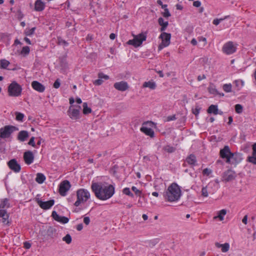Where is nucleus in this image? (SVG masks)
Returning <instances> with one entry per match:
<instances>
[{
	"mask_svg": "<svg viewBox=\"0 0 256 256\" xmlns=\"http://www.w3.org/2000/svg\"><path fill=\"white\" fill-rule=\"evenodd\" d=\"M0 218H2V222L4 224L9 225L10 222L8 220L9 214H7V211L6 210H0Z\"/></svg>",
	"mask_w": 256,
	"mask_h": 256,
	"instance_id": "20",
	"label": "nucleus"
},
{
	"mask_svg": "<svg viewBox=\"0 0 256 256\" xmlns=\"http://www.w3.org/2000/svg\"><path fill=\"white\" fill-rule=\"evenodd\" d=\"M116 34L114 33H112L110 35V38L111 40H114L116 38Z\"/></svg>",
	"mask_w": 256,
	"mask_h": 256,
	"instance_id": "64",
	"label": "nucleus"
},
{
	"mask_svg": "<svg viewBox=\"0 0 256 256\" xmlns=\"http://www.w3.org/2000/svg\"><path fill=\"white\" fill-rule=\"evenodd\" d=\"M46 180V176L42 173H38L36 178V181L38 184H42Z\"/></svg>",
	"mask_w": 256,
	"mask_h": 256,
	"instance_id": "29",
	"label": "nucleus"
},
{
	"mask_svg": "<svg viewBox=\"0 0 256 256\" xmlns=\"http://www.w3.org/2000/svg\"><path fill=\"white\" fill-rule=\"evenodd\" d=\"M39 196V194L36 196V197L35 198V200L40 206V207L42 209L45 210H48L54 206V200H50L46 202H42L40 199V198H38Z\"/></svg>",
	"mask_w": 256,
	"mask_h": 256,
	"instance_id": "9",
	"label": "nucleus"
},
{
	"mask_svg": "<svg viewBox=\"0 0 256 256\" xmlns=\"http://www.w3.org/2000/svg\"><path fill=\"white\" fill-rule=\"evenodd\" d=\"M45 7V4L41 0H36L34 4V10L37 12L43 10Z\"/></svg>",
	"mask_w": 256,
	"mask_h": 256,
	"instance_id": "23",
	"label": "nucleus"
},
{
	"mask_svg": "<svg viewBox=\"0 0 256 256\" xmlns=\"http://www.w3.org/2000/svg\"><path fill=\"white\" fill-rule=\"evenodd\" d=\"M160 38L162 39V42L158 47V50L159 51L161 50L164 48L168 46L170 44L171 34L169 33L162 32L160 34Z\"/></svg>",
	"mask_w": 256,
	"mask_h": 256,
	"instance_id": "8",
	"label": "nucleus"
},
{
	"mask_svg": "<svg viewBox=\"0 0 256 256\" xmlns=\"http://www.w3.org/2000/svg\"><path fill=\"white\" fill-rule=\"evenodd\" d=\"M191 44L193 46H196L197 44V41L195 38H192L191 40Z\"/></svg>",
	"mask_w": 256,
	"mask_h": 256,
	"instance_id": "63",
	"label": "nucleus"
},
{
	"mask_svg": "<svg viewBox=\"0 0 256 256\" xmlns=\"http://www.w3.org/2000/svg\"><path fill=\"white\" fill-rule=\"evenodd\" d=\"M202 195L204 197H207L208 196V194L206 186L203 187L202 190Z\"/></svg>",
	"mask_w": 256,
	"mask_h": 256,
	"instance_id": "46",
	"label": "nucleus"
},
{
	"mask_svg": "<svg viewBox=\"0 0 256 256\" xmlns=\"http://www.w3.org/2000/svg\"><path fill=\"white\" fill-rule=\"evenodd\" d=\"M220 154L222 158L226 159V162L228 164H232V160H236L237 158H240V156L237 154H234L230 152V148L228 146H225L222 149H221L220 152Z\"/></svg>",
	"mask_w": 256,
	"mask_h": 256,
	"instance_id": "3",
	"label": "nucleus"
},
{
	"mask_svg": "<svg viewBox=\"0 0 256 256\" xmlns=\"http://www.w3.org/2000/svg\"><path fill=\"white\" fill-rule=\"evenodd\" d=\"M62 240L65 242L67 244H70L72 242V237L70 234H67L65 236L62 238Z\"/></svg>",
	"mask_w": 256,
	"mask_h": 256,
	"instance_id": "38",
	"label": "nucleus"
},
{
	"mask_svg": "<svg viewBox=\"0 0 256 256\" xmlns=\"http://www.w3.org/2000/svg\"><path fill=\"white\" fill-rule=\"evenodd\" d=\"M16 120L20 122H22L24 118V114L19 112H16Z\"/></svg>",
	"mask_w": 256,
	"mask_h": 256,
	"instance_id": "37",
	"label": "nucleus"
},
{
	"mask_svg": "<svg viewBox=\"0 0 256 256\" xmlns=\"http://www.w3.org/2000/svg\"><path fill=\"white\" fill-rule=\"evenodd\" d=\"M235 110L236 112L238 114H241L243 110V107L240 104H236L235 106Z\"/></svg>",
	"mask_w": 256,
	"mask_h": 256,
	"instance_id": "40",
	"label": "nucleus"
},
{
	"mask_svg": "<svg viewBox=\"0 0 256 256\" xmlns=\"http://www.w3.org/2000/svg\"><path fill=\"white\" fill-rule=\"evenodd\" d=\"M77 200L74 202L76 206H78L80 204L84 203L90 198V192L86 189L80 188L76 192Z\"/></svg>",
	"mask_w": 256,
	"mask_h": 256,
	"instance_id": "4",
	"label": "nucleus"
},
{
	"mask_svg": "<svg viewBox=\"0 0 256 256\" xmlns=\"http://www.w3.org/2000/svg\"><path fill=\"white\" fill-rule=\"evenodd\" d=\"M34 155L32 152L28 150L24 154V162L27 164H32L34 160Z\"/></svg>",
	"mask_w": 256,
	"mask_h": 256,
	"instance_id": "17",
	"label": "nucleus"
},
{
	"mask_svg": "<svg viewBox=\"0 0 256 256\" xmlns=\"http://www.w3.org/2000/svg\"><path fill=\"white\" fill-rule=\"evenodd\" d=\"M132 190L136 195L140 196L141 192L138 190L136 186H132Z\"/></svg>",
	"mask_w": 256,
	"mask_h": 256,
	"instance_id": "51",
	"label": "nucleus"
},
{
	"mask_svg": "<svg viewBox=\"0 0 256 256\" xmlns=\"http://www.w3.org/2000/svg\"><path fill=\"white\" fill-rule=\"evenodd\" d=\"M8 168L14 172H19L21 170L20 165L18 163L14 158L12 159L8 162Z\"/></svg>",
	"mask_w": 256,
	"mask_h": 256,
	"instance_id": "14",
	"label": "nucleus"
},
{
	"mask_svg": "<svg viewBox=\"0 0 256 256\" xmlns=\"http://www.w3.org/2000/svg\"><path fill=\"white\" fill-rule=\"evenodd\" d=\"M32 88L36 90L43 92L45 90V86L40 82L34 80L32 82Z\"/></svg>",
	"mask_w": 256,
	"mask_h": 256,
	"instance_id": "18",
	"label": "nucleus"
},
{
	"mask_svg": "<svg viewBox=\"0 0 256 256\" xmlns=\"http://www.w3.org/2000/svg\"><path fill=\"white\" fill-rule=\"evenodd\" d=\"M229 17H230V16H225L224 18H220L219 19H218V18L214 19L212 23L214 24L216 26H218L221 22L228 18Z\"/></svg>",
	"mask_w": 256,
	"mask_h": 256,
	"instance_id": "35",
	"label": "nucleus"
},
{
	"mask_svg": "<svg viewBox=\"0 0 256 256\" xmlns=\"http://www.w3.org/2000/svg\"><path fill=\"white\" fill-rule=\"evenodd\" d=\"M91 188L96 196L102 200L109 199L114 193V188L112 184L106 186L102 183L92 182Z\"/></svg>",
	"mask_w": 256,
	"mask_h": 256,
	"instance_id": "1",
	"label": "nucleus"
},
{
	"mask_svg": "<svg viewBox=\"0 0 256 256\" xmlns=\"http://www.w3.org/2000/svg\"><path fill=\"white\" fill-rule=\"evenodd\" d=\"M47 235L51 238H54L58 237V234L56 232V230L52 226H50L47 230Z\"/></svg>",
	"mask_w": 256,
	"mask_h": 256,
	"instance_id": "22",
	"label": "nucleus"
},
{
	"mask_svg": "<svg viewBox=\"0 0 256 256\" xmlns=\"http://www.w3.org/2000/svg\"><path fill=\"white\" fill-rule=\"evenodd\" d=\"M208 90L209 92L212 94H218V92L217 90L213 86H210L208 88Z\"/></svg>",
	"mask_w": 256,
	"mask_h": 256,
	"instance_id": "44",
	"label": "nucleus"
},
{
	"mask_svg": "<svg viewBox=\"0 0 256 256\" xmlns=\"http://www.w3.org/2000/svg\"><path fill=\"white\" fill-rule=\"evenodd\" d=\"M28 144L33 146V147H36V144L34 142V137L32 136L30 138V140L28 142Z\"/></svg>",
	"mask_w": 256,
	"mask_h": 256,
	"instance_id": "48",
	"label": "nucleus"
},
{
	"mask_svg": "<svg viewBox=\"0 0 256 256\" xmlns=\"http://www.w3.org/2000/svg\"><path fill=\"white\" fill-rule=\"evenodd\" d=\"M98 78H104L105 80H108L109 78V76L108 75H106L100 72L98 74Z\"/></svg>",
	"mask_w": 256,
	"mask_h": 256,
	"instance_id": "50",
	"label": "nucleus"
},
{
	"mask_svg": "<svg viewBox=\"0 0 256 256\" xmlns=\"http://www.w3.org/2000/svg\"><path fill=\"white\" fill-rule=\"evenodd\" d=\"M29 137V133L26 130H21L20 131L17 136V139L18 140L24 142L26 141Z\"/></svg>",
	"mask_w": 256,
	"mask_h": 256,
	"instance_id": "19",
	"label": "nucleus"
},
{
	"mask_svg": "<svg viewBox=\"0 0 256 256\" xmlns=\"http://www.w3.org/2000/svg\"><path fill=\"white\" fill-rule=\"evenodd\" d=\"M10 62L6 60H0V68H6L9 65Z\"/></svg>",
	"mask_w": 256,
	"mask_h": 256,
	"instance_id": "31",
	"label": "nucleus"
},
{
	"mask_svg": "<svg viewBox=\"0 0 256 256\" xmlns=\"http://www.w3.org/2000/svg\"><path fill=\"white\" fill-rule=\"evenodd\" d=\"M22 86L16 82H12L8 86V93L10 96H19L22 94Z\"/></svg>",
	"mask_w": 256,
	"mask_h": 256,
	"instance_id": "6",
	"label": "nucleus"
},
{
	"mask_svg": "<svg viewBox=\"0 0 256 256\" xmlns=\"http://www.w3.org/2000/svg\"><path fill=\"white\" fill-rule=\"evenodd\" d=\"M52 216L55 220L62 224H66L69 221L68 218L64 216H59L56 211L52 212Z\"/></svg>",
	"mask_w": 256,
	"mask_h": 256,
	"instance_id": "16",
	"label": "nucleus"
},
{
	"mask_svg": "<svg viewBox=\"0 0 256 256\" xmlns=\"http://www.w3.org/2000/svg\"><path fill=\"white\" fill-rule=\"evenodd\" d=\"M182 195L180 187L175 182L172 183L164 193L166 201L174 202L178 201Z\"/></svg>",
	"mask_w": 256,
	"mask_h": 256,
	"instance_id": "2",
	"label": "nucleus"
},
{
	"mask_svg": "<svg viewBox=\"0 0 256 256\" xmlns=\"http://www.w3.org/2000/svg\"><path fill=\"white\" fill-rule=\"evenodd\" d=\"M114 87L116 90L121 92L126 91L129 88L128 82L125 81H121L114 83Z\"/></svg>",
	"mask_w": 256,
	"mask_h": 256,
	"instance_id": "15",
	"label": "nucleus"
},
{
	"mask_svg": "<svg viewBox=\"0 0 256 256\" xmlns=\"http://www.w3.org/2000/svg\"><path fill=\"white\" fill-rule=\"evenodd\" d=\"M163 149L164 150V151L168 153L174 152L176 150V148H175L170 146H165L164 147Z\"/></svg>",
	"mask_w": 256,
	"mask_h": 256,
	"instance_id": "33",
	"label": "nucleus"
},
{
	"mask_svg": "<svg viewBox=\"0 0 256 256\" xmlns=\"http://www.w3.org/2000/svg\"><path fill=\"white\" fill-rule=\"evenodd\" d=\"M83 228V225L82 224H80L76 226V230L78 231H80Z\"/></svg>",
	"mask_w": 256,
	"mask_h": 256,
	"instance_id": "59",
	"label": "nucleus"
},
{
	"mask_svg": "<svg viewBox=\"0 0 256 256\" xmlns=\"http://www.w3.org/2000/svg\"><path fill=\"white\" fill-rule=\"evenodd\" d=\"M236 176L234 171L232 170H228L223 172L222 180L224 182H229L234 180Z\"/></svg>",
	"mask_w": 256,
	"mask_h": 256,
	"instance_id": "10",
	"label": "nucleus"
},
{
	"mask_svg": "<svg viewBox=\"0 0 256 256\" xmlns=\"http://www.w3.org/2000/svg\"><path fill=\"white\" fill-rule=\"evenodd\" d=\"M92 112V110L88 106V104L86 102H84L83 104V113L84 114H90Z\"/></svg>",
	"mask_w": 256,
	"mask_h": 256,
	"instance_id": "30",
	"label": "nucleus"
},
{
	"mask_svg": "<svg viewBox=\"0 0 256 256\" xmlns=\"http://www.w3.org/2000/svg\"><path fill=\"white\" fill-rule=\"evenodd\" d=\"M198 40L199 41H203V42H204V45L206 43V38H204L202 36L198 38Z\"/></svg>",
	"mask_w": 256,
	"mask_h": 256,
	"instance_id": "62",
	"label": "nucleus"
},
{
	"mask_svg": "<svg viewBox=\"0 0 256 256\" xmlns=\"http://www.w3.org/2000/svg\"><path fill=\"white\" fill-rule=\"evenodd\" d=\"M36 30V28L34 27L32 28H26L24 31V34L26 36H30L34 34Z\"/></svg>",
	"mask_w": 256,
	"mask_h": 256,
	"instance_id": "34",
	"label": "nucleus"
},
{
	"mask_svg": "<svg viewBox=\"0 0 256 256\" xmlns=\"http://www.w3.org/2000/svg\"><path fill=\"white\" fill-rule=\"evenodd\" d=\"M215 246L218 248H221L222 252H226L230 249V244L228 242H226L224 244H220L218 242H216Z\"/></svg>",
	"mask_w": 256,
	"mask_h": 256,
	"instance_id": "24",
	"label": "nucleus"
},
{
	"mask_svg": "<svg viewBox=\"0 0 256 256\" xmlns=\"http://www.w3.org/2000/svg\"><path fill=\"white\" fill-rule=\"evenodd\" d=\"M103 82V80L101 78H98L94 82V84L96 86H100Z\"/></svg>",
	"mask_w": 256,
	"mask_h": 256,
	"instance_id": "54",
	"label": "nucleus"
},
{
	"mask_svg": "<svg viewBox=\"0 0 256 256\" xmlns=\"http://www.w3.org/2000/svg\"><path fill=\"white\" fill-rule=\"evenodd\" d=\"M176 119V115L174 114L172 116H167L164 120V122H170L171 120H174Z\"/></svg>",
	"mask_w": 256,
	"mask_h": 256,
	"instance_id": "45",
	"label": "nucleus"
},
{
	"mask_svg": "<svg viewBox=\"0 0 256 256\" xmlns=\"http://www.w3.org/2000/svg\"><path fill=\"white\" fill-rule=\"evenodd\" d=\"M200 108L198 106L196 107L194 110H192V112L195 116H198L200 112Z\"/></svg>",
	"mask_w": 256,
	"mask_h": 256,
	"instance_id": "55",
	"label": "nucleus"
},
{
	"mask_svg": "<svg viewBox=\"0 0 256 256\" xmlns=\"http://www.w3.org/2000/svg\"><path fill=\"white\" fill-rule=\"evenodd\" d=\"M84 222L86 224V225H88L90 224V218L88 216H85L84 217Z\"/></svg>",
	"mask_w": 256,
	"mask_h": 256,
	"instance_id": "56",
	"label": "nucleus"
},
{
	"mask_svg": "<svg viewBox=\"0 0 256 256\" xmlns=\"http://www.w3.org/2000/svg\"><path fill=\"white\" fill-rule=\"evenodd\" d=\"M80 106H77L76 108L70 106L68 110V114L72 119L76 120L80 118Z\"/></svg>",
	"mask_w": 256,
	"mask_h": 256,
	"instance_id": "11",
	"label": "nucleus"
},
{
	"mask_svg": "<svg viewBox=\"0 0 256 256\" xmlns=\"http://www.w3.org/2000/svg\"><path fill=\"white\" fill-rule=\"evenodd\" d=\"M223 90L226 92H232V85L230 84H224L222 86Z\"/></svg>",
	"mask_w": 256,
	"mask_h": 256,
	"instance_id": "32",
	"label": "nucleus"
},
{
	"mask_svg": "<svg viewBox=\"0 0 256 256\" xmlns=\"http://www.w3.org/2000/svg\"><path fill=\"white\" fill-rule=\"evenodd\" d=\"M207 112L208 114H213L216 115L218 113V109L217 105L212 104L210 105L207 110Z\"/></svg>",
	"mask_w": 256,
	"mask_h": 256,
	"instance_id": "27",
	"label": "nucleus"
},
{
	"mask_svg": "<svg viewBox=\"0 0 256 256\" xmlns=\"http://www.w3.org/2000/svg\"><path fill=\"white\" fill-rule=\"evenodd\" d=\"M206 78V77L204 74H203L202 76H198V81H200L204 79H205Z\"/></svg>",
	"mask_w": 256,
	"mask_h": 256,
	"instance_id": "61",
	"label": "nucleus"
},
{
	"mask_svg": "<svg viewBox=\"0 0 256 256\" xmlns=\"http://www.w3.org/2000/svg\"><path fill=\"white\" fill-rule=\"evenodd\" d=\"M60 80L59 79H57L54 82V87L55 88H60Z\"/></svg>",
	"mask_w": 256,
	"mask_h": 256,
	"instance_id": "52",
	"label": "nucleus"
},
{
	"mask_svg": "<svg viewBox=\"0 0 256 256\" xmlns=\"http://www.w3.org/2000/svg\"><path fill=\"white\" fill-rule=\"evenodd\" d=\"M30 48L28 46H25L22 48L21 51V54L24 56L28 55L30 53Z\"/></svg>",
	"mask_w": 256,
	"mask_h": 256,
	"instance_id": "41",
	"label": "nucleus"
},
{
	"mask_svg": "<svg viewBox=\"0 0 256 256\" xmlns=\"http://www.w3.org/2000/svg\"><path fill=\"white\" fill-rule=\"evenodd\" d=\"M71 186L70 182L68 180L62 181L60 184L59 193L62 196H65L66 192Z\"/></svg>",
	"mask_w": 256,
	"mask_h": 256,
	"instance_id": "12",
	"label": "nucleus"
},
{
	"mask_svg": "<svg viewBox=\"0 0 256 256\" xmlns=\"http://www.w3.org/2000/svg\"><path fill=\"white\" fill-rule=\"evenodd\" d=\"M24 246L26 249H29L31 247V244L28 242H25L24 243Z\"/></svg>",
	"mask_w": 256,
	"mask_h": 256,
	"instance_id": "58",
	"label": "nucleus"
},
{
	"mask_svg": "<svg viewBox=\"0 0 256 256\" xmlns=\"http://www.w3.org/2000/svg\"><path fill=\"white\" fill-rule=\"evenodd\" d=\"M158 23L160 26H168V21L164 22L163 18L161 17L158 18Z\"/></svg>",
	"mask_w": 256,
	"mask_h": 256,
	"instance_id": "42",
	"label": "nucleus"
},
{
	"mask_svg": "<svg viewBox=\"0 0 256 256\" xmlns=\"http://www.w3.org/2000/svg\"><path fill=\"white\" fill-rule=\"evenodd\" d=\"M202 173L208 176L212 173V170L208 168H206L203 170Z\"/></svg>",
	"mask_w": 256,
	"mask_h": 256,
	"instance_id": "53",
	"label": "nucleus"
},
{
	"mask_svg": "<svg viewBox=\"0 0 256 256\" xmlns=\"http://www.w3.org/2000/svg\"><path fill=\"white\" fill-rule=\"evenodd\" d=\"M156 84L152 80L146 82L142 84L143 88H148L151 90H154L156 88Z\"/></svg>",
	"mask_w": 256,
	"mask_h": 256,
	"instance_id": "28",
	"label": "nucleus"
},
{
	"mask_svg": "<svg viewBox=\"0 0 256 256\" xmlns=\"http://www.w3.org/2000/svg\"><path fill=\"white\" fill-rule=\"evenodd\" d=\"M162 15L164 18H168L171 16L168 8L164 10V12H162Z\"/></svg>",
	"mask_w": 256,
	"mask_h": 256,
	"instance_id": "47",
	"label": "nucleus"
},
{
	"mask_svg": "<svg viewBox=\"0 0 256 256\" xmlns=\"http://www.w3.org/2000/svg\"><path fill=\"white\" fill-rule=\"evenodd\" d=\"M140 130L147 136L150 137H153L154 136V132L151 128L142 126L140 128Z\"/></svg>",
	"mask_w": 256,
	"mask_h": 256,
	"instance_id": "26",
	"label": "nucleus"
},
{
	"mask_svg": "<svg viewBox=\"0 0 256 256\" xmlns=\"http://www.w3.org/2000/svg\"><path fill=\"white\" fill-rule=\"evenodd\" d=\"M18 130V128L7 125L0 128V144L2 143V139L8 138L11 137L12 134L15 131Z\"/></svg>",
	"mask_w": 256,
	"mask_h": 256,
	"instance_id": "5",
	"label": "nucleus"
},
{
	"mask_svg": "<svg viewBox=\"0 0 256 256\" xmlns=\"http://www.w3.org/2000/svg\"><path fill=\"white\" fill-rule=\"evenodd\" d=\"M247 161L253 164H256V143L252 146V156L248 158Z\"/></svg>",
	"mask_w": 256,
	"mask_h": 256,
	"instance_id": "21",
	"label": "nucleus"
},
{
	"mask_svg": "<svg viewBox=\"0 0 256 256\" xmlns=\"http://www.w3.org/2000/svg\"><path fill=\"white\" fill-rule=\"evenodd\" d=\"M2 206V208H9L10 204L8 203V200L7 198H5L2 200L1 201Z\"/></svg>",
	"mask_w": 256,
	"mask_h": 256,
	"instance_id": "36",
	"label": "nucleus"
},
{
	"mask_svg": "<svg viewBox=\"0 0 256 256\" xmlns=\"http://www.w3.org/2000/svg\"><path fill=\"white\" fill-rule=\"evenodd\" d=\"M58 43L59 44H64V46H68V42L65 40H62L61 38H58Z\"/></svg>",
	"mask_w": 256,
	"mask_h": 256,
	"instance_id": "49",
	"label": "nucleus"
},
{
	"mask_svg": "<svg viewBox=\"0 0 256 256\" xmlns=\"http://www.w3.org/2000/svg\"><path fill=\"white\" fill-rule=\"evenodd\" d=\"M226 210L224 209L220 210L218 212V217L220 220H224V216L226 215Z\"/></svg>",
	"mask_w": 256,
	"mask_h": 256,
	"instance_id": "39",
	"label": "nucleus"
},
{
	"mask_svg": "<svg viewBox=\"0 0 256 256\" xmlns=\"http://www.w3.org/2000/svg\"><path fill=\"white\" fill-rule=\"evenodd\" d=\"M134 38L130 40L127 42V44L132 45L135 48L140 46L145 41L146 38V34L144 33H140L138 35H134Z\"/></svg>",
	"mask_w": 256,
	"mask_h": 256,
	"instance_id": "7",
	"label": "nucleus"
},
{
	"mask_svg": "<svg viewBox=\"0 0 256 256\" xmlns=\"http://www.w3.org/2000/svg\"><path fill=\"white\" fill-rule=\"evenodd\" d=\"M193 6L196 8H198L201 6V2L199 0L194 1L193 2Z\"/></svg>",
	"mask_w": 256,
	"mask_h": 256,
	"instance_id": "57",
	"label": "nucleus"
},
{
	"mask_svg": "<svg viewBox=\"0 0 256 256\" xmlns=\"http://www.w3.org/2000/svg\"><path fill=\"white\" fill-rule=\"evenodd\" d=\"M247 221H248V216L247 215H246L244 216V217L243 218L242 220V222L244 224H247Z\"/></svg>",
	"mask_w": 256,
	"mask_h": 256,
	"instance_id": "60",
	"label": "nucleus"
},
{
	"mask_svg": "<svg viewBox=\"0 0 256 256\" xmlns=\"http://www.w3.org/2000/svg\"><path fill=\"white\" fill-rule=\"evenodd\" d=\"M186 161L190 164L192 166H195L196 165V158L195 155L190 154L186 158Z\"/></svg>",
	"mask_w": 256,
	"mask_h": 256,
	"instance_id": "25",
	"label": "nucleus"
},
{
	"mask_svg": "<svg viewBox=\"0 0 256 256\" xmlns=\"http://www.w3.org/2000/svg\"><path fill=\"white\" fill-rule=\"evenodd\" d=\"M122 192L124 194L127 195V196H130L131 197H134V194L132 193L131 192L129 188H124L123 190H122Z\"/></svg>",
	"mask_w": 256,
	"mask_h": 256,
	"instance_id": "43",
	"label": "nucleus"
},
{
	"mask_svg": "<svg viewBox=\"0 0 256 256\" xmlns=\"http://www.w3.org/2000/svg\"><path fill=\"white\" fill-rule=\"evenodd\" d=\"M236 50V48L234 46L232 42L226 43L222 47V52L226 54H231L234 53Z\"/></svg>",
	"mask_w": 256,
	"mask_h": 256,
	"instance_id": "13",
	"label": "nucleus"
}]
</instances>
